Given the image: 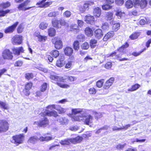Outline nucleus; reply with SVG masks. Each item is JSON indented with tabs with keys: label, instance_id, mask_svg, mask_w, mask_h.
<instances>
[{
	"label": "nucleus",
	"instance_id": "bf43d9fd",
	"mask_svg": "<svg viewBox=\"0 0 151 151\" xmlns=\"http://www.w3.org/2000/svg\"><path fill=\"white\" fill-rule=\"evenodd\" d=\"M96 89L93 88H91L89 89V92L91 94H95L96 93Z\"/></svg>",
	"mask_w": 151,
	"mask_h": 151
},
{
	"label": "nucleus",
	"instance_id": "0eeeda50",
	"mask_svg": "<svg viewBox=\"0 0 151 151\" xmlns=\"http://www.w3.org/2000/svg\"><path fill=\"white\" fill-rule=\"evenodd\" d=\"M52 42L55 44V47L57 49H60L62 47V42L60 38L55 37L52 39Z\"/></svg>",
	"mask_w": 151,
	"mask_h": 151
},
{
	"label": "nucleus",
	"instance_id": "7c9ffc66",
	"mask_svg": "<svg viewBox=\"0 0 151 151\" xmlns=\"http://www.w3.org/2000/svg\"><path fill=\"white\" fill-rule=\"evenodd\" d=\"M0 107L1 108L4 109H9L8 105L5 102L0 101Z\"/></svg>",
	"mask_w": 151,
	"mask_h": 151
},
{
	"label": "nucleus",
	"instance_id": "3c124183",
	"mask_svg": "<svg viewBox=\"0 0 151 151\" xmlns=\"http://www.w3.org/2000/svg\"><path fill=\"white\" fill-rule=\"evenodd\" d=\"M57 85L60 87L63 88H68L69 87V86L68 85L64 84H62L58 82L57 83Z\"/></svg>",
	"mask_w": 151,
	"mask_h": 151
},
{
	"label": "nucleus",
	"instance_id": "4d7b16f0",
	"mask_svg": "<svg viewBox=\"0 0 151 151\" xmlns=\"http://www.w3.org/2000/svg\"><path fill=\"white\" fill-rule=\"evenodd\" d=\"M32 84L31 83H27L25 85V88L26 89H28L29 90L31 88Z\"/></svg>",
	"mask_w": 151,
	"mask_h": 151
},
{
	"label": "nucleus",
	"instance_id": "4be33fe9",
	"mask_svg": "<svg viewBox=\"0 0 151 151\" xmlns=\"http://www.w3.org/2000/svg\"><path fill=\"white\" fill-rule=\"evenodd\" d=\"M114 35L113 32H110L107 33L104 37L103 40L104 41H106L108 39L112 37Z\"/></svg>",
	"mask_w": 151,
	"mask_h": 151
},
{
	"label": "nucleus",
	"instance_id": "864d4df0",
	"mask_svg": "<svg viewBox=\"0 0 151 151\" xmlns=\"http://www.w3.org/2000/svg\"><path fill=\"white\" fill-rule=\"evenodd\" d=\"M126 145V144L124 143L123 144H119L116 146V148L117 149L120 150L123 149Z\"/></svg>",
	"mask_w": 151,
	"mask_h": 151
},
{
	"label": "nucleus",
	"instance_id": "6e6552de",
	"mask_svg": "<svg viewBox=\"0 0 151 151\" xmlns=\"http://www.w3.org/2000/svg\"><path fill=\"white\" fill-rule=\"evenodd\" d=\"M2 56L4 59H12L13 57L11 52L7 49H6L3 51Z\"/></svg>",
	"mask_w": 151,
	"mask_h": 151
},
{
	"label": "nucleus",
	"instance_id": "c756f323",
	"mask_svg": "<svg viewBox=\"0 0 151 151\" xmlns=\"http://www.w3.org/2000/svg\"><path fill=\"white\" fill-rule=\"evenodd\" d=\"M125 6L127 9L132 7L133 5V4L132 1L129 0L127 1L125 3Z\"/></svg>",
	"mask_w": 151,
	"mask_h": 151
},
{
	"label": "nucleus",
	"instance_id": "72a5a7b5",
	"mask_svg": "<svg viewBox=\"0 0 151 151\" xmlns=\"http://www.w3.org/2000/svg\"><path fill=\"white\" fill-rule=\"evenodd\" d=\"M147 4L146 0H142L139 3V6L142 9H143L146 6Z\"/></svg>",
	"mask_w": 151,
	"mask_h": 151
},
{
	"label": "nucleus",
	"instance_id": "0e129e2a",
	"mask_svg": "<svg viewBox=\"0 0 151 151\" xmlns=\"http://www.w3.org/2000/svg\"><path fill=\"white\" fill-rule=\"evenodd\" d=\"M112 65V63L110 62H108L106 64L105 67L106 69H110Z\"/></svg>",
	"mask_w": 151,
	"mask_h": 151
},
{
	"label": "nucleus",
	"instance_id": "8fccbe9b",
	"mask_svg": "<svg viewBox=\"0 0 151 151\" xmlns=\"http://www.w3.org/2000/svg\"><path fill=\"white\" fill-rule=\"evenodd\" d=\"M146 50L145 48L143 49L142 51H140L138 52H134L132 53V55L135 57L138 56L140 55V54L143 52L145 51Z\"/></svg>",
	"mask_w": 151,
	"mask_h": 151
},
{
	"label": "nucleus",
	"instance_id": "2eb2a0df",
	"mask_svg": "<svg viewBox=\"0 0 151 151\" xmlns=\"http://www.w3.org/2000/svg\"><path fill=\"white\" fill-rule=\"evenodd\" d=\"M94 35L96 38L99 39L101 38L103 36V33L100 29H97L94 32Z\"/></svg>",
	"mask_w": 151,
	"mask_h": 151
},
{
	"label": "nucleus",
	"instance_id": "412c9836",
	"mask_svg": "<svg viewBox=\"0 0 151 151\" xmlns=\"http://www.w3.org/2000/svg\"><path fill=\"white\" fill-rule=\"evenodd\" d=\"M61 79H62V81L65 82L64 81L67 80L68 81L69 80L70 81H73L75 80V78L74 77L72 76H64L63 77H61ZM65 81V82H66Z\"/></svg>",
	"mask_w": 151,
	"mask_h": 151
},
{
	"label": "nucleus",
	"instance_id": "e433bc0d",
	"mask_svg": "<svg viewBox=\"0 0 151 151\" xmlns=\"http://www.w3.org/2000/svg\"><path fill=\"white\" fill-rule=\"evenodd\" d=\"M48 24L47 23L45 22H42L39 25V27L42 29H46L47 26Z\"/></svg>",
	"mask_w": 151,
	"mask_h": 151
},
{
	"label": "nucleus",
	"instance_id": "c03bdc74",
	"mask_svg": "<svg viewBox=\"0 0 151 151\" xmlns=\"http://www.w3.org/2000/svg\"><path fill=\"white\" fill-rule=\"evenodd\" d=\"M60 26L61 25L65 26L66 27H68L69 26L68 23L63 19L60 20Z\"/></svg>",
	"mask_w": 151,
	"mask_h": 151
},
{
	"label": "nucleus",
	"instance_id": "423d86ee",
	"mask_svg": "<svg viewBox=\"0 0 151 151\" xmlns=\"http://www.w3.org/2000/svg\"><path fill=\"white\" fill-rule=\"evenodd\" d=\"M49 123V121L47 118L45 117H44L39 122H35L34 124L40 127H45L48 125Z\"/></svg>",
	"mask_w": 151,
	"mask_h": 151
},
{
	"label": "nucleus",
	"instance_id": "4468645a",
	"mask_svg": "<svg viewBox=\"0 0 151 151\" xmlns=\"http://www.w3.org/2000/svg\"><path fill=\"white\" fill-rule=\"evenodd\" d=\"M85 21L86 23L91 24H94L95 19L93 16L88 15L86 17Z\"/></svg>",
	"mask_w": 151,
	"mask_h": 151
},
{
	"label": "nucleus",
	"instance_id": "e2e57ef3",
	"mask_svg": "<svg viewBox=\"0 0 151 151\" xmlns=\"http://www.w3.org/2000/svg\"><path fill=\"white\" fill-rule=\"evenodd\" d=\"M77 27L76 25H74L73 26V28H72L71 31H73L74 32L76 33L78 32H79V29L76 27Z\"/></svg>",
	"mask_w": 151,
	"mask_h": 151
},
{
	"label": "nucleus",
	"instance_id": "c9c22d12",
	"mask_svg": "<svg viewBox=\"0 0 151 151\" xmlns=\"http://www.w3.org/2000/svg\"><path fill=\"white\" fill-rule=\"evenodd\" d=\"M139 35V34L138 32L133 33L129 36V38L131 40H135L137 39Z\"/></svg>",
	"mask_w": 151,
	"mask_h": 151
},
{
	"label": "nucleus",
	"instance_id": "dca6fc26",
	"mask_svg": "<svg viewBox=\"0 0 151 151\" xmlns=\"http://www.w3.org/2000/svg\"><path fill=\"white\" fill-rule=\"evenodd\" d=\"M57 121L62 125H66L68 124V119L65 117H59L58 118Z\"/></svg>",
	"mask_w": 151,
	"mask_h": 151
},
{
	"label": "nucleus",
	"instance_id": "5701e85b",
	"mask_svg": "<svg viewBox=\"0 0 151 151\" xmlns=\"http://www.w3.org/2000/svg\"><path fill=\"white\" fill-rule=\"evenodd\" d=\"M85 33L88 37L92 36L93 35V31L89 27H86L85 30Z\"/></svg>",
	"mask_w": 151,
	"mask_h": 151
},
{
	"label": "nucleus",
	"instance_id": "37998d69",
	"mask_svg": "<svg viewBox=\"0 0 151 151\" xmlns=\"http://www.w3.org/2000/svg\"><path fill=\"white\" fill-rule=\"evenodd\" d=\"M104 81V80L103 79H101L98 81L96 83V86L98 88L101 87L103 85Z\"/></svg>",
	"mask_w": 151,
	"mask_h": 151
},
{
	"label": "nucleus",
	"instance_id": "f257e3e1",
	"mask_svg": "<svg viewBox=\"0 0 151 151\" xmlns=\"http://www.w3.org/2000/svg\"><path fill=\"white\" fill-rule=\"evenodd\" d=\"M73 114L75 115L73 117L74 120L76 121H82L86 124L89 125L92 123L93 118L90 115H87L89 113V110H83L81 109H73L72 110Z\"/></svg>",
	"mask_w": 151,
	"mask_h": 151
},
{
	"label": "nucleus",
	"instance_id": "2f4dec72",
	"mask_svg": "<svg viewBox=\"0 0 151 151\" xmlns=\"http://www.w3.org/2000/svg\"><path fill=\"white\" fill-rule=\"evenodd\" d=\"M50 79L55 80L56 81H62V79H61V78H60L58 76L53 75H51L50 77Z\"/></svg>",
	"mask_w": 151,
	"mask_h": 151
},
{
	"label": "nucleus",
	"instance_id": "1a4fd4ad",
	"mask_svg": "<svg viewBox=\"0 0 151 151\" xmlns=\"http://www.w3.org/2000/svg\"><path fill=\"white\" fill-rule=\"evenodd\" d=\"M46 0H42L41 1H39L37 3V5H39V7L40 8H46L52 4V1L45 2Z\"/></svg>",
	"mask_w": 151,
	"mask_h": 151
},
{
	"label": "nucleus",
	"instance_id": "052dcab7",
	"mask_svg": "<svg viewBox=\"0 0 151 151\" xmlns=\"http://www.w3.org/2000/svg\"><path fill=\"white\" fill-rule=\"evenodd\" d=\"M116 4L119 5H122L124 3V0H115Z\"/></svg>",
	"mask_w": 151,
	"mask_h": 151
},
{
	"label": "nucleus",
	"instance_id": "5fc2aeb1",
	"mask_svg": "<svg viewBox=\"0 0 151 151\" xmlns=\"http://www.w3.org/2000/svg\"><path fill=\"white\" fill-rule=\"evenodd\" d=\"M64 16L66 17H69L71 14V12L67 10L63 13Z\"/></svg>",
	"mask_w": 151,
	"mask_h": 151
},
{
	"label": "nucleus",
	"instance_id": "774afa93",
	"mask_svg": "<svg viewBox=\"0 0 151 151\" xmlns=\"http://www.w3.org/2000/svg\"><path fill=\"white\" fill-rule=\"evenodd\" d=\"M23 92L25 95L27 96H29L30 94L29 90L28 89H26L25 88L23 89Z\"/></svg>",
	"mask_w": 151,
	"mask_h": 151
},
{
	"label": "nucleus",
	"instance_id": "09e8293b",
	"mask_svg": "<svg viewBox=\"0 0 151 151\" xmlns=\"http://www.w3.org/2000/svg\"><path fill=\"white\" fill-rule=\"evenodd\" d=\"M111 8L112 6L108 4H106L102 6V9L105 10H109Z\"/></svg>",
	"mask_w": 151,
	"mask_h": 151
},
{
	"label": "nucleus",
	"instance_id": "69168bd1",
	"mask_svg": "<svg viewBox=\"0 0 151 151\" xmlns=\"http://www.w3.org/2000/svg\"><path fill=\"white\" fill-rule=\"evenodd\" d=\"M77 38L80 41H83L84 39V36L83 34H81L78 35Z\"/></svg>",
	"mask_w": 151,
	"mask_h": 151
},
{
	"label": "nucleus",
	"instance_id": "6ab92c4d",
	"mask_svg": "<svg viewBox=\"0 0 151 151\" xmlns=\"http://www.w3.org/2000/svg\"><path fill=\"white\" fill-rule=\"evenodd\" d=\"M64 52L66 55L70 56L73 54V49L70 47H66L64 50Z\"/></svg>",
	"mask_w": 151,
	"mask_h": 151
},
{
	"label": "nucleus",
	"instance_id": "4c0bfd02",
	"mask_svg": "<svg viewBox=\"0 0 151 151\" xmlns=\"http://www.w3.org/2000/svg\"><path fill=\"white\" fill-rule=\"evenodd\" d=\"M102 29L104 31L108 30L109 29V25L108 23L105 22L102 24Z\"/></svg>",
	"mask_w": 151,
	"mask_h": 151
},
{
	"label": "nucleus",
	"instance_id": "603ef678",
	"mask_svg": "<svg viewBox=\"0 0 151 151\" xmlns=\"http://www.w3.org/2000/svg\"><path fill=\"white\" fill-rule=\"evenodd\" d=\"M93 114L95 115V117L96 118L98 119L102 116L101 113H98L97 112H93Z\"/></svg>",
	"mask_w": 151,
	"mask_h": 151
},
{
	"label": "nucleus",
	"instance_id": "a878e982",
	"mask_svg": "<svg viewBox=\"0 0 151 151\" xmlns=\"http://www.w3.org/2000/svg\"><path fill=\"white\" fill-rule=\"evenodd\" d=\"M140 87V85L138 84H136L132 85L130 88L128 89V91H133L138 89Z\"/></svg>",
	"mask_w": 151,
	"mask_h": 151
},
{
	"label": "nucleus",
	"instance_id": "f03ea898",
	"mask_svg": "<svg viewBox=\"0 0 151 151\" xmlns=\"http://www.w3.org/2000/svg\"><path fill=\"white\" fill-rule=\"evenodd\" d=\"M82 139V137L78 136L75 138H67L62 140L60 142V143L62 145H69L71 143L75 144L80 143Z\"/></svg>",
	"mask_w": 151,
	"mask_h": 151
},
{
	"label": "nucleus",
	"instance_id": "aec40b11",
	"mask_svg": "<svg viewBox=\"0 0 151 151\" xmlns=\"http://www.w3.org/2000/svg\"><path fill=\"white\" fill-rule=\"evenodd\" d=\"M52 26L54 27L58 28L61 27L60 23V20H57L55 18H54L52 20Z\"/></svg>",
	"mask_w": 151,
	"mask_h": 151
},
{
	"label": "nucleus",
	"instance_id": "a18cd8bd",
	"mask_svg": "<svg viewBox=\"0 0 151 151\" xmlns=\"http://www.w3.org/2000/svg\"><path fill=\"white\" fill-rule=\"evenodd\" d=\"M129 46V45L128 43L126 42L124 45H122L119 49L118 51L121 52H123L124 50V48L128 47Z\"/></svg>",
	"mask_w": 151,
	"mask_h": 151
},
{
	"label": "nucleus",
	"instance_id": "473e14b6",
	"mask_svg": "<svg viewBox=\"0 0 151 151\" xmlns=\"http://www.w3.org/2000/svg\"><path fill=\"white\" fill-rule=\"evenodd\" d=\"M10 5V3L9 2L3 3L0 4V9L3 8V9L6 8L9 6Z\"/></svg>",
	"mask_w": 151,
	"mask_h": 151
},
{
	"label": "nucleus",
	"instance_id": "7ed1b4c3",
	"mask_svg": "<svg viewBox=\"0 0 151 151\" xmlns=\"http://www.w3.org/2000/svg\"><path fill=\"white\" fill-rule=\"evenodd\" d=\"M60 107L59 105L54 104L49 105L47 108L48 110L45 112V115L48 116H53L55 117L58 116V115L55 111L53 110L50 111H49V109H50L51 110L52 109H54L58 111Z\"/></svg>",
	"mask_w": 151,
	"mask_h": 151
},
{
	"label": "nucleus",
	"instance_id": "ddd939ff",
	"mask_svg": "<svg viewBox=\"0 0 151 151\" xmlns=\"http://www.w3.org/2000/svg\"><path fill=\"white\" fill-rule=\"evenodd\" d=\"M18 22H16L12 25L6 28L4 31L6 33L12 32L18 24Z\"/></svg>",
	"mask_w": 151,
	"mask_h": 151
},
{
	"label": "nucleus",
	"instance_id": "a19ab883",
	"mask_svg": "<svg viewBox=\"0 0 151 151\" xmlns=\"http://www.w3.org/2000/svg\"><path fill=\"white\" fill-rule=\"evenodd\" d=\"M10 10L8 9L6 10L5 11H3L1 9H0V17H4L7 13L9 12Z\"/></svg>",
	"mask_w": 151,
	"mask_h": 151
},
{
	"label": "nucleus",
	"instance_id": "13d9d810",
	"mask_svg": "<svg viewBox=\"0 0 151 151\" xmlns=\"http://www.w3.org/2000/svg\"><path fill=\"white\" fill-rule=\"evenodd\" d=\"M57 15V12H50L48 14V16L49 17H55Z\"/></svg>",
	"mask_w": 151,
	"mask_h": 151
},
{
	"label": "nucleus",
	"instance_id": "a211bd4d",
	"mask_svg": "<svg viewBox=\"0 0 151 151\" xmlns=\"http://www.w3.org/2000/svg\"><path fill=\"white\" fill-rule=\"evenodd\" d=\"M38 140V138L37 136H33L29 137L27 141L29 144H35Z\"/></svg>",
	"mask_w": 151,
	"mask_h": 151
},
{
	"label": "nucleus",
	"instance_id": "c85d7f7f",
	"mask_svg": "<svg viewBox=\"0 0 151 151\" xmlns=\"http://www.w3.org/2000/svg\"><path fill=\"white\" fill-rule=\"evenodd\" d=\"M97 41L94 39H92L90 40V45L91 48H94L97 45Z\"/></svg>",
	"mask_w": 151,
	"mask_h": 151
},
{
	"label": "nucleus",
	"instance_id": "f3484780",
	"mask_svg": "<svg viewBox=\"0 0 151 151\" xmlns=\"http://www.w3.org/2000/svg\"><path fill=\"white\" fill-rule=\"evenodd\" d=\"M93 15L97 17H99L101 14V10L100 8L97 7L95 8L93 11Z\"/></svg>",
	"mask_w": 151,
	"mask_h": 151
},
{
	"label": "nucleus",
	"instance_id": "cd10ccee",
	"mask_svg": "<svg viewBox=\"0 0 151 151\" xmlns=\"http://www.w3.org/2000/svg\"><path fill=\"white\" fill-rule=\"evenodd\" d=\"M48 32L49 36L53 37L55 35L56 31L54 28H51L48 29Z\"/></svg>",
	"mask_w": 151,
	"mask_h": 151
},
{
	"label": "nucleus",
	"instance_id": "39448f33",
	"mask_svg": "<svg viewBox=\"0 0 151 151\" xmlns=\"http://www.w3.org/2000/svg\"><path fill=\"white\" fill-rule=\"evenodd\" d=\"M9 124L5 120L0 121V132H5L8 130Z\"/></svg>",
	"mask_w": 151,
	"mask_h": 151
},
{
	"label": "nucleus",
	"instance_id": "de8ad7c7",
	"mask_svg": "<svg viewBox=\"0 0 151 151\" xmlns=\"http://www.w3.org/2000/svg\"><path fill=\"white\" fill-rule=\"evenodd\" d=\"M38 38V41L40 42H44L47 39L46 37L42 36L41 35L39 36Z\"/></svg>",
	"mask_w": 151,
	"mask_h": 151
},
{
	"label": "nucleus",
	"instance_id": "9b49d317",
	"mask_svg": "<svg viewBox=\"0 0 151 151\" xmlns=\"http://www.w3.org/2000/svg\"><path fill=\"white\" fill-rule=\"evenodd\" d=\"M12 50L13 54L16 55H19L21 53L23 52H24L23 48L22 47L12 48Z\"/></svg>",
	"mask_w": 151,
	"mask_h": 151
},
{
	"label": "nucleus",
	"instance_id": "79ce46f5",
	"mask_svg": "<svg viewBox=\"0 0 151 151\" xmlns=\"http://www.w3.org/2000/svg\"><path fill=\"white\" fill-rule=\"evenodd\" d=\"M120 25L119 23H114L113 24L112 27V29L114 31H116L119 28Z\"/></svg>",
	"mask_w": 151,
	"mask_h": 151
},
{
	"label": "nucleus",
	"instance_id": "f704fd0d",
	"mask_svg": "<svg viewBox=\"0 0 151 151\" xmlns=\"http://www.w3.org/2000/svg\"><path fill=\"white\" fill-rule=\"evenodd\" d=\"M50 55L55 58H56L59 55V52L57 50H54L52 51L50 53Z\"/></svg>",
	"mask_w": 151,
	"mask_h": 151
},
{
	"label": "nucleus",
	"instance_id": "bb28decb",
	"mask_svg": "<svg viewBox=\"0 0 151 151\" xmlns=\"http://www.w3.org/2000/svg\"><path fill=\"white\" fill-rule=\"evenodd\" d=\"M116 52H114L112 53L110 55V57H114L113 58L114 59H118L120 61H123V60H127L128 59L126 58H122L121 59H120L119 58V57L116 55Z\"/></svg>",
	"mask_w": 151,
	"mask_h": 151
},
{
	"label": "nucleus",
	"instance_id": "49530a36",
	"mask_svg": "<svg viewBox=\"0 0 151 151\" xmlns=\"http://www.w3.org/2000/svg\"><path fill=\"white\" fill-rule=\"evenodd\" d=\"M123 14H124V12H122L119 9H118L116 11L115 14L118 17H119V18H121Z\"/></svg>",
	"mask_w": 151,
	"mask_h": 151
},
{
	"label": "nucleus",
	"instance_id": "f8f14e48",
	"mask_svg": "<svg viewBox=\"0 0 151 151\" xmlns=\"http://www.w3.org/2000/svg\"><path fill=\"white\" fill-rule=\"evenodd\" d=\"M114 80V77H111L107 80L104 86V88L105 89H107L109 88L113 83Z\"/></svg>",
	"mask_w": 151,
	"mask_h": 151
},
{
	"label": "nucleus",
	"instance_id": "9d476101",
	"mask_svg": "<svg viewBox=\"0 0 151 151\" xmlns=\"http://www.w3.org/2000/svg\"><path fill=\"white\" fill-rule=\"evenodd\" d=\"M12 39V43L14 45H19L22 42V37L18 35L14 36Z\"/></svg>",
	"mask_w": 151,
	"mask_h": 151
},
{
	"label": "nucleus",
	"instance_id": "680f3d73",
	"mask_svg": "<svg viewBox=\"0 0 151 151\" xmlns=\"http://www.w3.org/2000/svg\"><path fill=\"white\" fill-rule=\"evenodd\" d=\"M140 1L139 0H133V2L134 4V6L137 7L139 6V3Z\"/></svg>",
	"mask_w": 151,
	"mask_h": 151
},
{
	"label": "nucleus",
	"instance_id": "6e6d98bb",
	"mask_svg": "<svg viewBox=\"0 0 151 151\" xmlns=\"http://www.w3.org/2000/svg\"><path fill=\"white\" fill-rule=\"evenodd\" d=\"M47 88V84L46 83H44L41 86V91L42 92H44L45 91Z\"/></svg>",
	"mask_w": 151,
	"mask_h": 151
},
{
	"label": "nucleus",
	"instance_id": "b1692460",
	"mask_svg": "<svg viewBox=\"0 0 151 151\" xmlns=\"http://www.w3.org/2000/svg\"><path fill=\"white\" fill-rule=\"evenodd\" d=\"M25 6H24V5L22 3H21L20 4H19L18 5V6L17 7V8L19 10H22V11H25L27 10H29L31 8L33 7V6H32V7L26 8L25 7Z\"/></svg>",
	"mask_w": 151,
	"mask_h": 151
},
{
	"label": "nucleus",
	"instance_id": "393cba45",
	"mask_svg": "<svg viewBox=\"0 0 151 151\" xmlns=\"http://www.w3.org/2000/svg\"><path fill=\"white\" fill-rule=\"evenodd\" d=\"M65 64V62L63 60V58H61L58 60L56 62V65L58 67H60L63 66Z\"/></svg>",
	"mask_w": 151,
	"mask_h": 151
},
{
	"label": "nucleus",
	"instance_id": "20e7f679",
	"mask_svg": "<svg viewBox=\"0 0 151 151\" xmlns=\"http://www.w3.org/2000/svg\"><path fill=\"white\" fill-rule=\"evenodd\" d=\"M12 138L11 142L17 145L22 143L24 140V136L23 134L13 136Z\"/></svg>",
	"mask_w": 151,
	"mask_h": 151
},
{
	"label": "nucleus",
	"instance_id": "58836bf2",
	"mask_svg": "<svg viewBox=\"0 0 151 151\" xmlns=\"http://www.w3.org/2000/svg\"><path fill=\"white\" fill-rule=\"evenodd\" d=\"M73 47L75 50H78L79 48V43L78 41H75L73 44Z\"/></svg>",
	"mask_w": 151,
	"mask_h": 151
},
{
	"label": "nucleus",
	"instance_id": "338daca9",
	"mask_svg": "<svg viewBox=\"0 0 151 151\" xmlns=\"http://www.w3.org/2000/svg\"><path fill=\"white\" fill-rule=\"evenodd\" d=\"M33 77V75L32 73H27L25 75L26 78L28 80L32 78Z\"/></svg>",
	"mask_w": 151,
	"mask_h": 151
},
{
	"label": "nucleus",
	"instance_id": "ea45409f",
	"mask_svg": "<svg viewBox=\"0 0 151 151\" xmlns=\"http://www.w3.org/2000/svg\"><path fill=\"white\" fill-rule=\"evenodd\" d=\"M89 45L88 43L87 42H85L81 45V47L82 49L84 50H87L88 49Z\"/></svg>",
	"mask_w": 151,
	"mask_h": 151
}]
</instances>
